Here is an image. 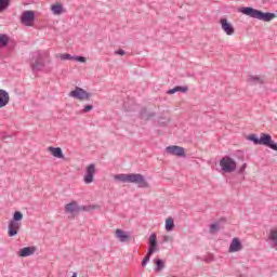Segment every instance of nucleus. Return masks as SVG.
I'll use <instances>...</instances> for the list:
<instances>
[{
	"label": "nucleus",
	"instance_id": "f257e3e1",
	"mask_svg": "<svg viewBox=\"0 0 277 277\" xmlns=\"http://www.w3.org/2000/svg\"><path fill=\"white\" fill-rule=\"evenodd\" d=\"M114 179L115 181H119V183H134V185H137L142 189H148L150 187L146 177L140 173L117 174Z\"/></svg>",
	"mask_w": 277,
	"mask_h": 277
},
{
	"label": "nucleus",
	"instance_id": "f03ea898",
	"mask_svg": "<svg viewBox=\"0 0 277 277\" xmlns=\"http://www.w3.org/2000/svg\"><path fill=\"white\" fill-rule=\"evenodd\" d=\"M241 14L250 16V18H256L258 21H263L264 23H269L276 18V13L259 11L252 6H243L239 9Z\"/></svg>",
	"mask_w": 277,
	"mask_h": 277
},
{
	"label": "nucleus",
	"instance_id": "7ed1b4c3",
	"mask_svg": "<svg viewBox=\"0 0 277 277\" xmlns=\"http://www.w3.org/2000/svg\"><path fill=\"white\" fill-rule=\"evenodd\" d=\"M247 140H249V142H253L256 146H267L268 148H272V150L277 151V143L274 142V140H272V135L267 133H262L260 138L256 134H250L247 136Z\"/></svg>",
	"mask_w": 277,
	"mask_h": 277
},
{
	"label": "nucleus",
	"instance_id": "20e7f679",
	"mask_svg": "<svg viewBox=\"0 0 277 277\" xmlns=\"http://www.w3.org/2000/svg\"><path fill=\"white\" fill-rule=\"evenodd\" d=\"M23 212L21 211H15L13 214V217L9 222L8 225V235L9 237H16L18 233H21V227L23 226Z\"/></svg>",
	"mask_w": 277,
	"mask_h": 277
},
{
	"label": "nucleus",
	"instance_id": "39448f33",
	"mask_svg": "<svg viewBox=\"0 0 277 277\" xmlns=\"http://www.w3.org/2000/svg\"><path fill=\"white\" fill-rule=\"evenodd\" d=\"M148 246L149 248H148L147 254L142 261L143 267H146V264L148 263V261H150V256H153L155 252H159V248H157V234L153 233L149 236Z\"/></svg>",
	"mask_w": 277,
	"mask_h": 277
},
{
	"label": "nucleus",
	"instance_id": "423d86ee",
	"mask_svg": "<svg viewBox=\"0 0 277 277\" xmlns=\"http://www.w3.org/2000/svg\"><path fill=\"white\" fill-rule=\"evenodd\" d=\"M220 167L223 172L230 174V172H235V170H237V162L235 159L230 158V156H224L220 160Z\"/></svg>",
	"mask_w": 277,
	"mask_h": 277
},
{
	"label": "nucleus",
	"instance_id": "0eeeda50",
	"mask_svg": "<svg viewBox=\"0 0 277 277\" xmlns=\"http://www.w3.org/2000/svg\"><path fill=\"white\" fill-rule=\"evenodd\" d=\"M96 206H79L77 201H71L65 206L66 213H81V211H92Z\"/></svg>",
	"mask_w": 277,
	"mask_h": 277
},
{
	"label": "nucleus",
	"instance_id": "6e6552de",
	"mask_svg": "<svg viewBox=\"0 0 277 277\" xmlns=\"http://www.w3.org/2000/svg\"><path fill=\"white\" fill-rule=\"evenodd\" d=\"M69 96H71V98H77V101H90L92 94L79 87H76L75 90L69 93Z\"/></svg>",
	"mask_w": 277,
	"mask_h": 277
},
{
	"label": "nucleus",
	"instance_id": "1a4fd4ad",
	"mask_svg": "<svg viewBox=\"0 0 277 277\" xmlns=\"http://www.w3.org/2000/svg\"><path fill=\"white\" fill-rule=\"evenodd\" d=\"M30 65L34 71L42 70V68H44V62H42V54L40 52H35L32 54Z\"/></svg>",
	"mask_w": 277,
	"mask_h": 277
},
{
	"label": "nucleus",
	"instance_id": "9d476101",
	"mask_svg": "<svg viewBox=\"0 0 277 277\" xmlns=\"http://www.w3.org/2000/svg\"><path fill=\"white\" fill-rule=\"evenodd\" d=\"M34 21H36V13L34 11H25L21 16V23L26 27H34Z\"/></svg>",
	"mask_w": 277,
	"mask_h": 277
},
{
	"label": "nucleus",
	"instance_id": "9b49d317",
	"mask_svg": "<svg viewBox=\"0 0 277 277\" xmlns=\"http://www.w3.org/2000/svg\"><path fill=\"white\" fill-rule=\"evenodd\" d=\"M94 174H96V164L91 163L87 167L83 181L87 185L94 183Z\"/></svg>",
	"mask_w": 277,
	"mask_h": 277
},
{
	"label": "nucleus",
	"instance_id": "f8f14e48",
	"mask_svg": "<svg viewBox=\"0 0 277 277\" xmlns=\"http://www.w3.org/2000/svg\"><path fill=\"white\" fill-rule=\"evenodd\" d=\"M166 153L175 157H185V148L177 145L168 146Z\"/></svg>",
	"mask_w": 277,
	"mask_h": 277
},
{
	"label": "nucleus",
	"instance_id": "ddd939ff",
	"mask_svg": "<svg viewBox=\"0 0 277 277\" xmlns=\"http://www.w3.org/2000/svg\"><path fill=\"white\" fill-rule=\"evenodd\" d=\"M221 29L225 31L226 36H233L235 34V27L226 18L220 19Z\"/></svg>",
	"mask_w": 277,
	"mask_h": 277
},
{
	"label": "nucleus",
	"instance_id": "4468645a",
	"mask_svg": "<svg viewBox=\"0 0 277 277\" xmlns=\"http://www.w3.org/2000/svg\"><path fill=\"white\" fill-rule=\"evenodd\" d=\"M115 237L117 239H119V241L121 243H127L129 241H131V236L129 235V233L120 229V228H117L116 232H115Z\"/></svg>",
	"mask_w": 277,
	"mask_h": 277
},
{
	"label": "nucleus",
	"instance_id": "2eb2a0df",
	"mask_svg": "<svg viewBox=\"0 0 277 277\" xmlns=\"http://www.w3.org/2000/svg\"><path fill=\"white\" fill-rule=\"evenodd\" d=\"M10 103V93L8 91L0 89V109L5 107Z\"/></svg>",
	"mask_w": 277,
	"mask_h": 277
},
{
	"label": "nucleus",
	"instance_id": "dca6fc26",
	"mask_svg": "<svg viewBox=\"0 0 277 277\" xmlns=\"http://www.w3.org/2000/svg\"><path fill=\"white\" fill-rule=\"evenodd\" d=\"M48 153L55 157L56 159H64V151H62V147H48Z\"/></svg>",
	"mask_w": 277,
	"mask_h": 277
},
{
	"label": "nucleus",
	"instance_id": "f3484780",
	"mask_svg": "<svg viewBox=\"0 0 277 277\" xmlns=\"http://www.w3.org/2000/svg\"><path fill=\"white\" fill-rule=\"evenodd\" d=\"M240 250H243L241 240H239V238H234L229 245V252H239Z\"/></svg>",
	"mask_w": 277,
	"mask_h": 277
},
{
	"label": "nucleus",
	"instance_id": "a211bd4d",
	"mask_svg": "<svg viewBox=\"0 0 277 277\" xmlns=\"http://www.w3.org/2000/svg\"><path fill=\"white\" fill-rule=\"evenodd\" d=\"M268 241L275 250H277V227L271 229L268 235Z\"/></svg>",
	"mask_w": 277,
	"mask_h": 277
},
{
	"label": "nucleus",
	"instance_id": "6ab92c4d",
	"mask_svg": "<svg viewBox=\"0 0 277 277\" xmlns=\"http://www.w3.org/2000/svg\"><path fill=\"white\" fill-rule=\"evenodd\" d=\"M51 12L55 16H62V14L66 12V9H64V5H62L61 3H55L51 5Z\"/></svg>",
	"mask_w": 277,
	"mask_h": 277
},
{
	"label": "nucleus",
	"instance_id": "aec40b11",
	"mask_svg": "<svg viewBox=\"0 0 277 277\" xmlns=\"http://www.w3.org/2000/svg\"><path fill=\"white\" fill-rule=\"evenodd\" d=\"M35 253H36L35 247H25L19 250V256L22 258L31 256V254H35Z\"/></svg>",
	"mask_w": 277,
	"mask_h": 277
},
{
	"label": "nucleus",
	"instance_id": "412c9836",
	"mask_svg": "<svg viewBox=\"0 0 277 277\" xmlns=\"http://www.w3.org/2000/svg\"><path fill=\"white\" fill-rule=\"evenodd\" d=\"M248 81L250 83H253V85L260 84L263 85L265 83V81L263 80V78L259 77V76H249Z\"/></svg>",
	"mask_w": 277,
	"mask_h": 277
},
{
	"label": "nucleus",
	"instance_id": "4be33fe9",
	"mask_svg": "<svg viewBox=\"0 0 277 277\" xmlns=\"http://www.w3.org/2000/svg\"><path fill=\"white\" fill-rule=\"evenodd\" d=\"M141 118L142 120H150L151 118H155V113H148L146 108H143L141 110Z\"/></svg>",
	"mask_w": 277,
	"mask_h": 277
},
{
	"label": "nucleus",
	"instance_id": "5701e85b",
	"mask_svg": "<svg viewBox=\"0 0 277 277\" xmlns=\"http://www.w3.org/2000/svg\"><path fill=\"white\" fill-rule=\"evenodd\" d=\"M9 42H10V37H8V35L5 34H0V48L3 49L8 47Z\"/></svg>",
	"mask_w": 277,
	"mask_h": 277
},
{
	"label": "nucleus",
	"instance_id": "b1692460",
	"mask_svg": "<svg viewBox=\"0 0 277 277\" xmlns=\"http://www.w3.org/2000/svg\"><path fill=\"white\" fill-rule=\"evenodd\" d=\"M166 230H168L169 233L174 230V219L168 217L166 220Z\"/></svg>",
	"mask_w": 277,
	"mask_h": 277
},
{
	"label": "nucleus",
	"instance_id": "393cba45",
	"mask_svg": "<svg viewBox=\"0 0 277 277\" xmlns=\"http://www.w3.org/2000/svg\"><path fill=\"white\" fill-rule=\"evenodd\" d=\"M176 92H187V87H174L167 91V94H176Z\"/></svg>",
	"mask_w": 277,
	"mask_h": 277
},
{
	"label": "nucleus",
	"instance_id": "a878e982",
	"mask_svg": "<svg viewBox=\"0 0 277 277\" xmlns=\"http://www.w3.org/2000/svg\"><path fill=\"white\" fill-rule=\"evenodd\" d=\"M219 230H220V223H213L210 225L209 233L211 235H215V233H217Z\"/></svg>",
	"mask_w": 277,
	"mask_h": 277
},
{
	"label": "nucleus",
	"instance_id": "bb28decb",
	"mask_svg": "<svg viewBox=\"0 0 277 277\" xmlns=\"http://www.w3.org/2000/svg\"><path fill=\"white\" fill-rule=\"evenodd\" d=\"M6 8H10V0H0V12H5Z\"/></svg>",
	"mask_w": 277,
	"mask_h": 277
},
{
	"label": "nucleus",
	"instance_id": "cd10ccee",
	"mask_svg": "<svg viewBox=\"0 0 277 277\" xmlns=\"http://www.w3.org/2000/svg\"><path fill=\"white\" fill-rule=\"evenodd\" d=\"M166 267V264L163 263V260L157 259L156 260V272H161Z\"/></svg>",
	"mask_w": 277,
	"mask_h": 277
},
{
	"label": "nucleus",
	"instance_id": "c85d7f7f",
	"mask_svg": "<svg viewBox=\"0 0 277 277\" xmlns=\"http://www.w3.org/2000/svg\"><path fill=\"white\" fill-rule=\"evenodd\" d=\"M60 60L64 61V60H69V61H72L75 60V56L68 54V53H65V54H61L60 55Z\"/></svg>",
	"mask_w": 277,
	"mask_h": 277
},
{
	"label": "nucleus",
	"instance_id": "c756f323",
	"mask_svg": "<svg viewBox=\"0 0 277 277\" xmlns=\"http://www.w3.org/2000/svg\"><path fill=\"white\" fill-rule=\"evenodd\" d=\"M93 109H94V106L85 105L84 108L81 110V114H88V111H92Z\"/></svg>",
	"mask_w": 277,
	"mask_h": 277
},
{
	"label": "nucleus",
	"instance_id": "7c9ffc66",
	"mask_svg": "<svg viewBox=\"0 0 277 277\" xmlns=\"http://www.w3.org/2000/svg\"><path fill=\"white\" fill-rule=\"evenodd\" d=\"M76 62H80L81 64H85L87 58L84 56H74Z\"/></svg>",
	"mask_w": 277,
	"mask_h": 277
},
{
	"label": "nucleus",
	"instance_id": "2f4dec72",
	"mask_svg": "<svg viewBox=\"0 0 277 277\" xmlns=\"http://www.w3.org/2000/svg\"><path fill=\"white\" fill-rule=\"evenodd\" d=\"M246 168H248V164L247 163H243L241 166V168L239 169V174H243V172H246Z\"/></svg>",
	"mask_w": 277,
	"mask_h": 277
},
{
	"label": "nucleus",
	"instance_id": "473e14b6",
	"mask_svg": "<svg viewBox=\"0 0 277 277\" xmlns=\"http://www.w3.org/2000/svg\"><path fill=\"white\" fill-rule=\"evenodd\" d=\"M115 55H127V52L124 50H117L115 51Z\"/></svg>",
	"mask_w": 277,
	"mask_h": 277
},
{
	"label": "nucleus",
	"instance_id": "72a5a7b5",
	"mask_svg": "<svg viewBox=\"0 0 277 277\" xmlns=\"http://www.w3.org/2000/svg\"><path fill=\"white\" fill-rule=\"evenodd\" d=\"M162 241L164 243H168V241H172V237L171 236H163Z\"/></svg>",
	"mask_w": 277,
	"mask_h": 277
},
{
	"label": "nucleus",
	"instance_id": "f704fd0d",
	"mask_svg": "<svg viewBox=\"0 0 277 277\" xmlns=\"http://www.w3.org/2000/svg\"><path fill=\"white\" fill-rule=\"evenodd\" d=\"M71 277H77V273H74Z\"/></svg>",
	"mask_w": 277,
	"mask_h": 277
},
{
	"label": "nucleus",
	"instance_id": "c9c22d12",
	"mask_svg": "<svg viewBox=\"0 0 277 277\" xmlns=\"http://www.w3.org/2000/svg\"><path fill=\"white\" fill-rule=\"evenodd\" d=\"M160 123L163 124V121L160 120Z\"/></svg>",
	"mask_w": 277,
	"mask_h": 277
}]
</instances>
